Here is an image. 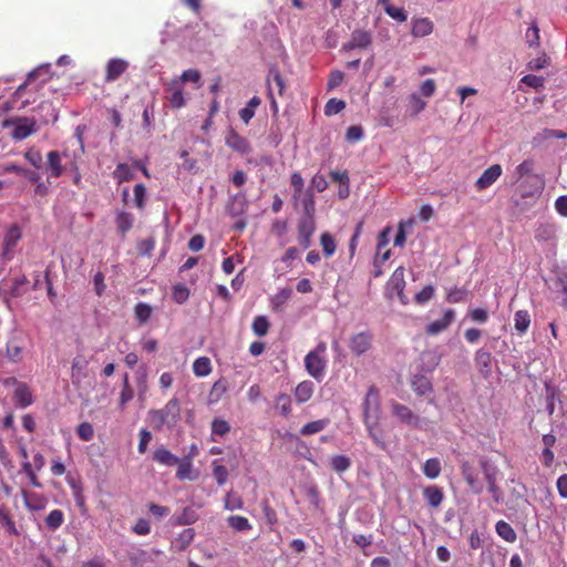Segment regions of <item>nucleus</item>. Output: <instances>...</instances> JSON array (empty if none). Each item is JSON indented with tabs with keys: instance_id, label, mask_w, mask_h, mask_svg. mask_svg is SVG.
I'll use <instances>...</instances> for the list:
<instances>
[{
	"instance_id": "nucleus-1",
	"label": "nucleus",
	"mask_w": 567,
	"mask_h": 567,
	"mask_svg": "<svg viewBox=\"0 0 567 567\" xmlns=\"http://www.w3.org/2000/svg\"><path fill=\"white\" fill-rule=\"evenodd\" d=\"M181 405L177 399H171L163 409L148 412V420L154 429H162L164 425L173 427L179 420Z\"/></svg>"
},
{
	"instance_id": "nucleus-2",
	"label": "nucleus",
	"mask_w": 567,
	"mask_h": 567,
	"mask_svg": "<svg viewBox=\"0 0 567 567\" xmlns=\"http://www.w3.org/2000/svg\"><path fill=\"white\" fill-rule=\"evenodd\" d=\"M362 406L364 424H369L370 421L378 423L381 413V401L380 392L375 385L368 389Z\"/></svg>"
},
{
	"instance_id": "nucleus-3",
	"label": "nucleus",
	"mask_w": 567,
	"mask_h": 567,
	"mask_svg": "<svg viewBox=\"0 0 567 567\" xmlns=\"http://www.w3.org/2000/svg\"><path fill=\"white\" fill-rule=\"evenodd\" d=\"M390 406L392 415L396 417L398 421L412 429L421 427L422 419L415 414L408 405L396 401H391Z\"/></svg>"
},
{
	"instance_id": "nucleus-4",
	"label": "nucleus",
	"mask_w": 567,
	"mask_h": 567,
	"mask_svg": "<svg viewBox=\"0 0 567 567\" xmlns=\"http://www.w3.org/2000/svg\"><path fill=\"white\" fill-rule=\"evenodd\" d=\"M372 340L373 336L369 331L355 333L349 339V349L354 355L360 357L371 349Z\"/></svg>"
},
{
	"instance_id": "nucleus-5",
	"label": "nucleus",
	"mask_w": 567,
	"mask_h": 567,
	"mask_svg": "<svg viewBox=\"0 0 567 567\" xmlns=\"http://www.w3.org/2000/svg\"><path fill=\"white\" fill-rule=\"evenodd\" d=\"M306 371L317 381H321L326 373L327 361L323 357L309 353L305 357Z\"/></svg>"
},
{
	"instance_id": "nucleus-6",
	"label": "nucleus",
	"mask_w": 567,
	"mask_h": 567,
	"mask_svg": "<svg viewBox=\"0 0 567 567\" xmlns=\"http://www.w3.org/2000/svg\"><path fill=\"white\" fill-rule=\"evenodd\" d=\"M225 144L234 152L240 155H247L251 152L249 141L241 136L234 128H229L225 135Z\"/></svg>"
},
{
	"instance_id": "nucleus-7",
	"label": "nucleus",
	"mask_w": 567,
	"mask_h": 567,
	"mask_svg": "<svg viewBox=\"0 0 567 567\" xmlns=\"http://www.w3.org/2000/svg\"><path fill=\"white\" fill-rule=\"evenodd\" d=\"M481 467L484 472L485 480L488 484V491L493 496L495 503H501L503 499V493L501 488L496 484V470L494 467H489L488 461L486 458L480 460Z\"/></svg>"
},
{
	"instance_id": "nucleus-8",
	"label": "nucleus",
	"mask_w": 567,
	"mask_h": 567,
	"mask_svg": "<svg viewBox=\"0 0 567 567\" xmlns=\"http://www.w3.org/2000/svg\"><path fill=\"white\" fill-rule=\"evenodd\" d=\"M11 380L16 384L13 391V399L16 405L18 408L24 409L33 404L34 396L30 386L27 383L17 381L14 378H12Z\"/></svg>"
},
{
	"instance_id": "nucleus-9",
	"label": "nucleus",
	"mask_w": 567,
	"mask_h": 567,
	"mask_svg": "<svg viewBox=\"0 0 567 567\" xmlns=\"http://www.w3.org/2000/svg\"><path fill=\"white\" fill-rule=\"evenodd\" d=\"M316 224L313 216H305L298 224V239L303 248H308L311 243V237L315 233Z\"/></svg>"
},
{
	"instance_id": "nucleus-10",
	"label": "nucleus",
	"mask_w": 567,
	"mask_h": 567,
	"mask_svg": "<svg viewBox=\"0 0 567 567\" xmlns=\"http://www.w3.org/2000/svg\"><path fill=\"white\" fill-rule=\"evenodd\" d=\"M405 279H404V267H398L390 277L388 282V287L390 290L395 291L398 298L403 305L408 303L406 296L404 293L405 289Z\"/></svg>"
},
{
	"instance_id": "nucleus-11",
	"label": "nucleus",
	"mask_w": 567,
	"mask_h": 567,
	"mask_svg": "<svg viewBox=\"0 0 567 567\" xmlns=\"http://www.w3.org/2000/svg\"><path fill=\"white\" fill-rule=\"evenodd\" d=\"M502 166L499 164L491 165L475 182V188L481 192L493 185L502 175Z\"/></svg>"
},
{
	"instance_id": "nucleus-12",
	"label": "nucleus",
	"mask_w": 567,
	"mask_h": 567,
	"mask_svg": "<svg viewBox=\"0 0 567 567\" xmlns=\"http://www.w3.org/2000/svg\"><path fill=\"white\" fill-rule=\"evenodd\" d=\"M455 319V311L446 309L441 319H437L425 327V332L429 336H436L446 330Z\"/></svg>"
},
{
	"instance_id": "nucleus-13",
	"label": "nucleus",
	"mask_w": 567,
	"mask_h": 567,
	"mask_svg": "<svg viewBox=\"0 0 567 567\" xmlns=\"http://www.w3.org/2000/svg\"><path fill=\"white\" fill-rule=\"evenodd\" d=\"M176 465V478L178 481H195L198 477V473L193 467L192 455L184 456L183 458L178 457Z\"/></svg>"
},
{
	"instance_id": "nucleus-14",
	"label": "nucleus",
	"mask_w": 567,
	"mask_h": 567,
	"mask_svg": "<svg viewBox=\"0 0 567 567\" xmlns=\"http://www.w3.org/2000/svg\"><path fill=\"white\" fill-rule=\"evenodd\" d=\"M24 506L30 512H40L45 509L49 499L44 494L22 491Z\"/></svg>"
},
{
	"instance_id": "nucleus-15",
	"label": "nucleus",
	"mask_w": 567,
	"mask_h": 567,
	"mask_svg": "<svg viewBox=\"0 0 567 567\" xmlns=\"http://www.w3.org/2000/svg\"><path fill=\"white\" fill-rule=\"evenodd\" d=\"M372 42L370 32L364 30H354L349 42L343 44V50L367 49Z\"/></svg>"
},
{
	"instance_id": "nucleus-16",
	"label": "nucleus",
	"mask_w": 567,
	"mask_h": 567,
	"mask_svg": "<svg viewBox=\"0 0 567 567\" xmlns=\"http://www.w3.org/2000/svg\"><path fill=\"white\" fill-rule=\"evenodd\" d=\"M167 92L169 94L167 100L174 109H181L185 105L183 85H181L179 80H172L167 86Z\"/></svg>"
},
{
	"instance_id": "nucleus-17",
	"label": "nucleus",
	"mask_w": 567,
	"mask_h": 567,
	"mask_svg": "<svg viewBox=\"0 0 567 567\" xmlns=\"http://www.w3.org/2000/svg\"><path fill=\"white\" fill-rule=\"evenodd\" d=\"M152 460L163 466L172 467L175 466L178 462V457L174 455L171 451H168L165 446H158L152 453Z\"/></svg>"
},
{
	"instance_id": "nucleus-18",
	"label": "nucleus",
	"mask_w": 567,
	"mask_h": 567,
	"mask_svg": "<svg viewBox=\"0 0 567 567\" xmlns=\"http://www.w3.org/2000/svg\"><path fill=\"white\" fill-rule=\"evenodd\" d=\"M35 132V121L32 118H19L13 130V137L16 140H24Z\"/></svg>"
},
{
	"instance_id": "nucleus-19",
	"label": "nucleus",
	"mask_w": 567,
	"mask_h": 567,
	"mask_svg": "<svg viewBox=\"0 0 567 567\" xmlns=\"http://www.w3.org/2000/svg\"><path fill=\"white\" fill-rule=\"evenodd\" d=\"M128 66V63L122 59H112L106 65L105 80L107 82L115 81L122 75Z\"/></svg>"
},
{
	"instance_id": "nucleus-20",
	"label": "nucleus",
	"mask_w": 567,
	"mask_h": 567,
	"mask_svg": "<svg viewBox=\"0 0 567 567\" xmlns=\"http://www.w3.org/2000/svg\"><path fill=\"white\" fill-rule=\"evenodd\" d=\"M423 497L429 506L439 507L443 499L444 493L443 489L436 485H430L423 488Z\"/></svg>"
},
{
	"instance_id": "nucleus-21",
	"label": "nucleus",
	"mask_w": 567,
	"mask_h": 567,
	"mask_svg": "<svg viewBox=\"0 0 567 567\" xmlns=\"http://www.w3.org/2000/svg\"><path fill=\"white\" fill-rule=\"evenodd\" d=\"M313 392H315L313 382H311L309 380H305L296 386L293 394H295L296 401L299 404H301V403L308 402L311 399V396L313 395Z\"/></svg>"
},
{
	"instance_id": "nucleus-22",
	"label": "nucleus",
	"mask_w": 567,
	"mask_h": 567,
	"mask_svg": "<svg viewBox=\"0 0 567 567\" xmlns=\"http://www.w3.org/2000/svg\"><path fill=\"white\" fill-rule=\"evenodd\" d=\"M462 476L467 483L468 487L475 493L480 494L482 492V485L477 480V475L474 473L472 466L468 462H463L461 465Z\"/></svg>"
},
{
	"instance_id": "nucleus-23",
	"label": "nucleus",
	"mask_w": 567,
	"mask_h": 567,
	"mask_svg": "<svg viewBox=\"0 0 567 567\" xmlns=\"http://www.w3.org/2000/svg\"><path fill=\"white\" fill-rule=\"evenodd\" d=\"M49 71H50V65L49 64H45V65H40L38 66L37 69H34L33 71H31L29 74H28V78L27 80L17 87L16 92H14V95L16 96H20L23 91L25 90V87L31 84L35 78L40 76V75H49ZM49 76H47L43 82H45L48 80Z\"/></svg>"
},
{
	"instance_id": "nucleus-24",
	"label": "nucleus",
	"mask_w": 567,
	"mask_h": 567,
	"mask_svg": "<svg viewBox=\"0 0 567 567\" xmlns=\"http://www.w3.org/2000/svg\"><path fill=\"white\" fill-rule=\"evenodd\" d=\"M267 84L268 91L270 90V86H272L274 92L277 91L278 95L281 96L284 94L286 83L278 69L271 68L269 70V73L267 75Z\"/></svg>"
},
{
	"instance_id": "nucleus-25",
	"label": "nucleus",
	"mask_w": 567,
	"mask_h": 567,
	"mask_svg": "<svg viewBox=\"0 0 567 567\" xmlns=\"http://www.w3.org/2000/svg\"><path fill=\"white\" fill-rule=\"evenodd\" d=\"M411 388L419 396H423L433 391L431 381L426 377L420 374L412 378Z\"/></svg>"
},
{
	"instance_id": "nucleus-26",
	"label": "nucleus",
	"mask_w": 567,
	"mask_h": 567,
	"mask_svg": "<svg viewBox=\"0 0 567 567\" xmlns=\"http://www.w3.org/2000/svg\"><path fill=\"white\" fill-rule=\"evenodd\" d=\"M554 285L559 293L563 295L561 305L567 308V268L555 270Z\"/></svg>"
},
{
	"instance_id": "nucleus-27",
	"label": "nucleus",
	"mask_w": 567,
	"mask_h": 567,
	"mask_svg": "<svg viewBox=\"0 0 567 567\" xmlns=\"http://www.w3.org/2000/svg\"><path fill=\"white\" fill-rule=\"evenodd\" d=\"M378 3L383 7L385 13L393 20L398 22L406 21L408 16L403 8L393 6L390 0H378Z\"/></svg>"
},
{
	"instance_id": "nucleus-28",
	"label": "nucleus",
	"mask_w": 567,
	"mask_h": 567,
	"mask_svg": "<svg viewBox=\"0 0 567 567\" xmlns=\"http://www.w3.org/2000/svg\"><path fill=\"white\" fill-rule=\"evenodd\" d=\"M475 363L483 375H488L491 372L492 357L487 350L478 349L475 352Z\"/></svg>"
},
{
	"instance_id": "nucleus-29",
	"label": "nucleus",
	"mask_w": 567,
	"mask_h": 567,
	"mask_svg": "<svg viewBox=\"0 0 567 567\" xmlns=\"http://www.w3.org/2000/svg\"><path fill=\"white\" fill-rule=\"evenodd\" d=\"M47 158L50 175L54 178L60 177L63 174V166L61 163L60 153L58 151H51L48 153Z\"/></svg>"
},
{
	"instance_id": "nucleus-30",
	"label": "nucleus",
	"mask_w": 567,
	"mask_h": 567,
	"mask_svg": "<svg viewBox=\"0 0 567 567\" xmlns=\"http://www.w3.org/2000/svg\"><path fill=\"white\" fill-rule=\"evenodd\" d=\"M66 482H68L70 488L72 489V495L74 497L75 504L80 508H83L85 506V498L83 495V486H82L81 481L73 476H68Z\"/></svg>"
},
{
	"instance_id": "nucleus-31",
	"label": "nucleus",
	"mask_w": 567,
	"mask_h": 567,
	"mask_svg": "<svg viewBox=\"0 0 567 567\" xmlns=\"http://www.w3.org/2000/svg\"><path fill=\"white\" fill-rule=\"evenodd\" d=\"M433 23L427 18H421L413 21L412 34L414 37L423 38L432 33Z\"/></svg>"
},
{
	"instance_id": "nucleus-32",
	"label": "nucleus",
	"mask_w": 567,
	"mask_h": 567,
	"mask_svg": "<svg viewBox=\"0 0 567 567\" xmlns=\"http://www.w3.org/2000/svg\"><path fill=\"white\" fill-rule=\"evenodd\" d=\"M530 326V316L527 310H518L514 315V327L518 334H525Z\"/></svg>"
},
{
	"instance_id": "nucleus-33",
	"label": "nucleus",
	"mask_w": 567,
	"mask_h": 567,
	"mask_svg": "<svg viewBox=\"0 0 567 567\" xmlns=\"http://www.w3.org/2000/svg\"><path fill=\"white\" fill-rule=\"evenodd\" d=\"M495 530L497 535L507 543H514L517 539L516 532L505 520H498L495 525Z\"/></svg>"
},
{
	"instance_id": "nucleus-34",
	"label": "nucleus",
	"mask_w": 567,
	"mask_h": 567,
	"mask_svg": "<svg viewBox=\"0 0 567 567\" xmlns=\"http://www.w3.org/2000/svg\"><path fill=\"white\" fill-rule=\"evenodd\" d=\"M442 471L441 461L437 457H432L425 461L422 466L423 474L430 478L434 480L440 476Z\"/></svg>"
},
{
	"instance_id": "nucleus-35",
	"label": "nucleus",
	"mask_w": 567,
	"mask_h": 567,
	"mask_svg": "<svg viewBox=\"0 0 567 567\" xmlns=\"http://www.w3.org/2000/svg\"><path fill=\"white\" fill-rule=\"evenodd\" d=\"M194 537H195V529L186 528L178 534V536L175 538L173 545L175 546V548L177 550L183 551L190 545V543L194 540Z\"/></svg>"
},
{
	"instance_id": "nucleus-36",
	"label": "nucleus",
	"mask_w": 567,
	"mask_h": 567,
	"mask_svg": "<svg viewBox=\"0 0 567 567\" xmlns=\"http://www.w3.org/2000/svg\"><path fill=\"white\" fill-rule=\"evenodd\" d=\"M329 423H330L329 419H320L317 421L309 422L301 427L300 434L303 436H308V435L319 433V432L323 431L329 425Z\"/></svg>"
},
{
	"instance_id": "nucleus-37",
	"label": "nucleus",
	"mask_w": 567,
	"mask_h": 567,
	"mask_svg": "<svg viewBox=\"0 0 567 567\" xmlns=\"http://www.w3.org/2000/svg\"><path fill=\"white\" fill-rule=\"evenodd\" d=\"M556 237V228L551 224H542L535 231L537 241H551Z\"/></svg>"
},
{
	"instance_id": "nucleus-38",
	"label": "nucleus",
	"mask_w": 567,
	"mask_h": 567,
	"mask_svg": "<svg viewBox=\"0 0 567 567\" xmlns=\"http://www.w3.org/2000/svg\"><path fill=\"white\" fill-rule=\"evenodd\" d=\"M261 100L258 96H252L247 105L239 111V116L245 124H248L255 115V110L260 105Z\"/></svg>"
},
{
	"instance_id": "nucleus-39",
	"label": "nucleus",
	"mask_w": 567,
	"mask_h": 567,
	"mask_svg": "<svg viewBox=\"0 0 567 567\" xmlns=\"http://www.w3.org/2000/svg\"><path fill=\"white\" fill-rule=\"evenodd\" d=\"M22 237V231L18 225H12L7 230L4 238H3V245L8 248H11L14 250L17 244Z\"/></svg>"
},
{
	"instance_id": "nucleus-40",
	"label": "nucleus",
	"mask_w": 567,
	"mask_h": 567,
	"mask_svg": "<svg viewBox=\"0 0 567 567\" xmlns=\"http://www.w3.org/2000/svg\"><path fill=\"white\" fill-rule=\"evenodd\" d=\"M193 371L197 377H206L212 372L210 360L207 357H199L193 363Z\"/></svg>"
},
{
	"instance_id": "nucleus-41",
	"label": "nucleus",
	"mask_w": 567,
	"mask_h": 567,
	"mask_svg": "<svg viewBox=\"0 0 567 567\" xmlns=\"http://www.w3.org/2000/svg\"><path fill=\"white\" fill-rule=\"evenodd\" d=\"M64 523V514L61 509H53L45 517V525L50 530H55Z\"/></svg>"
},
{
	"instance_id": "nucleus-42",
	"label": "nucleus",
	"mask_w": 567,
	"mask_h": 567,
	"mask_svg": "<svg viewBox=\"0 0 567 567\" xmlns=\"http://www.w3.org/2000/svg\"><path fill=\"white\" fill-rule=\"evenodd\" d=\"M535 168V162L532 158H527L523 161L516 168H515V177L516 182L522 179L525 176H530Z\"/></svg>"
},
{
	"instance_id": "nucleus-43",
	"label": "nucleus",
	"mask_w": 567,
	"mask_h": 567,
	"mask_svg": "<svg viewBox=\"0 0 567 567\" xmlns=\"http://www.w3.org/2000/svg\"><path fill=\"white\" fill-rule=\"evenodd\" d=\"M227 522L228 525L237 532H245L251 529V524L249 523V520L240 515L229 516Z\"/></svg>"
},
{
	"instance_id": "nucleus-44",
	"label": "nucleus",
	"mask_w": 567,
	"mask_h": 567,
	"mask_svg": "<svg viewBox=\"0 0 567 567\" xmlns=\"http://www.w3.org/2000/svg\"><path fill=\"white\" fill-rule=\"evenodd\" d=\"M468 290L466 288L454 287L451 288L446 293V300L450 303L463 302L467 299Z\"/></svg>"
},
{
	"instance_id": "nucleus-45",
	"label": "nucleus",
	"mask_w": 567,
	"mask_h": 567,
	"mask_svg": "<svg viewBox=\"0 0 567 567\" xmlns=\"http://www.w3.org/2000/svg\"><path fill=\"white\" fill-rule=\"evenodd\" d=\"M270 323L265 316H257L252 321V331L258 337H264L268 333Z\"/></svg>"
},
{
	"instance_id": "nucleus-46",
	"label": "nucleus",
	"mask_w": 567,
	"mask_h": 567,
	"mask_svg": "<svg viewBox=\"0 0 567 567\" xmlns=\"http://www.w3.org/2000/svg\"><path fill=\"white\" fill-rule=\"evenodd\" d=\"M227 391V382L225 380L216 381L209 392V402H218Z\"/></svg>"
},
{
	"instance_id": "nucleus-47",
	"label": "nucleus",
	"mask_w": 567,
	"mask_h": 567,
	"mask_svg": "<svg viewBox=\"0 0 567 567\" xmlns=\"http://www.w3.org/2000/svg\"><path fill=\"white\" fill-rule=\"evenodd\" d=\"M331 467L337 473H343L351 466V461L346 455H334L331 457Z\"/></svg>"
},
{
	"instance_id": "nucleus-48",
	"label": "nucleus",
	"mask_w": 567,
	"mask_h": 567,
	"mask_svg": "<svg viewBox=\"0 0 567 567\" xmlns=\"http://www.w3.org/2000/svg\"><path fill=\"white\" fill-rule=\"evenodd\" d=\"M0 525H2L3 527H6V529L11 534V535H17L18 534V530L16 528V524L12 520L11 516H10V513L9 511L7 509V507L4 506H1L0 507Z\"/></svg>"
},
{
	"instance_id": "nucleus-49",
	"label": "nucleus",
	"mask_w": 567,
	"mask_h": 567,
	"mask_svg": "<svg viewBox=\"0 0 567 567\" xmlns=\"http://www.w3.org/2000/svg\"><path fill=\"white\" fill-rule=\"evenodd\" d=\"M320 244L326 257H331L334 254L336 241L334 238L329 233H323L320 236Z\"/></svg>"
},
{
	"instance_id": "nucleus-50",
	"label": "nucleus",
	"mask_w": 567,
	"mask_h": 567,
	"mask_svg": "<svg viewBox=\"0 0 567 567\" xmlns=\"http://www.w3.org/2000/svg\"><path fill=\"white\" fill-rule=\"evenodd\" d=\"M276 408L284 416H288L291 412V399L287 393H280L276 398Z\"/></svg>"
},
{
	"instance_id": "nucleus-51",
	"label": "nucleus",
	"mask_w": 567,
	"mask_h": 567,
	"mask_svg": "<svg viewBox=\"0 0 567 567\" xmlns=\"http://www.w3.org/2000/svg\"><path fill=\"white\" fill-rule=\"evenodd\" d=\"M244 501L241 496L234 492H228L225 497V508L228 511L241 509Z\"/></svg>"
},
{
	"instance_id": "nucleus-52",
	"label": "nucleus",
	"mask_w": 567,
	"mask_h": 567,
	"mask_svg": "<svg viewBox=\"0 0 567 567\" xmlns=\"http://www.w3.org/2000/svg\"><path fill=\"white\" fill-rule=\"evenodd\" d=\"M213 476L219 486H223L228 478V471L224 465L218 464V461H213Z\"/></svg>"
},
{
	"instance_id": "nucleus-53",
	"label": "nucleus",
	"mask_w": 567,
	"mask_h": 567,
	"mask_svg": "<svg viewBox=\"0 0 567 567\" xmlns=\"http://www.w3.org/2000/svg\"><path fill=\"white\" fill-rule=\"evenodd\" d=\"M305 216H313L315 215V197L311 189H308L300 200Z\"/></svg>"
},
{
	"instance_id": "nucleus-54",
	"label": "nucleus",
	"mask_w": 567,
	"mask_h": 567,
	"mask_svg": "<svg viewBox=\"0 0 567 567\" xmlns=\"http://www.w3.org/2000/svg\"><path fill=\"white\" fill-rule=\"evenodd\" d=\"M230 432L229 423L224 419H214L212 422V434L225 436Z\"/></svg>"
},
{
	"instance_id": "nucleus-55",
	"label": "nucleus",
	"mask_w": 567,
	"mask_h": 567,
	"mask_svg": "<svg viewBox=\"0 0 567 567\" xmlns=\"http://www.w3.org/2000/svg\"><path fill=\"white\" fill-rule=\"evenodd\" d=\"M115 178L121 183L134 177L133 169L127 164H118L114 171Z\"/></svg>"
},
{
	"instance_id": "nucleus-56",
	"label": "nucleus",
	"mask_w": 567,
	"mask_h": 567,
	"mask_svg": "<svg viewBox=\"0 0 567 567\" xmlns=\"http://www.w3.org/2000/svg\"><path fill=\"white\" fill-rule=\"evenodd\" d=\"M344 107V101L338 99H330L324 106V114L327 116H331L340 113Z\"/></svg>"
},
{
	"instance_id": "nucleus-57",
	"label": "nucleus",
	"mask_w": 567,
	"mask_h": 567,
	"mask_svg": "<svg viewBox=\"0 0 567 567\" xmlns=\"http://www.w3.org/2000/svg\"><path fill=\"white\" fill-rule=\"evenodd\" d=\"M76 434L84 442L91 441L94 436V430L92 424L89 422L80 423L76 429Z\"/></svg>"
},
{
	"instance_id": "nucleus-58",
	"label": "nucleus",
	"mask_w": 567,
	"mask_h": 567,
	"mask_svg": "<svg viewBox=\"0 0 567 567\" xmlns=\"http://www.w3.org/2000/svg\"><path fill=\"white\" fill-rule=\"evenodd\" d=\"M178 80L181 81V85L185 82H193L196 84V87L200 86V73L196 69H188L184 71Z\"/></svg>"
},
{
	"instance_id": "nucleus-59",
	"label": "nucleus",
	"mask_w": 567,
	"mask_h": 567,
	"mask_svg": "<svg viewBox=\"0 0 567 567\" xmlns=\"http://www.w3.org/2000/svg\"><path fill=\"white\" fill-rule=\"evenodd\" d=\"M434 291H435V289L432 285L425 286L421 291H419L415 295V297H414L415 302L419 305L426 303L434 296Z\"/></svg>"
},
{
	"instance_id": "nucleus-60",
	"label": "nucleus",
	"mask_w": 567,
	"mask_h": 567,
	"mask_svg": "<svg viewBox=\"0 0 567 567\" xmlns=\"http://www.w3.org/2000/svg\"><path fill=\"white\" fill-rule=\"evenodd\" d=\"M7 354L11 361H19L22 357V347L17 341L7 343Z\"/></svg>"
},
{
	"instance_id": "nucleus-61",
	"label": "nucleus",
	"mask_w": 567,
	"mask_h": 567,
	"mask_svg": "<svg viewBox=\"0 0 567 567\" xmlns=\"http://www.w3.org/2000/svg\"><path fill=\"white\" fill-rule=\"evenodd\" d=\"M118 230L123 234L128 231L133 225V217L127 213H121L116 219Z\"/></svg>"
},
{
	"instance_id": "nucleus-62",
	"label": "nucleus",
	"mask_w": 567,
	"mask_h": 567,
	"mask_svg": "<svg viewBox=\"0 0 567 567\" xmlns=\"http://www.w3.org/2000/svg\"><path fill=\"white\" fill-rule=\"evenodd\" d=\"M172 296L177 303H184L189 297V290L184 285H176L173 287Z\"/></svg>"
},
{
	"instance_id": "nucleus-63",
	"label": "nucleus",
	"mask_w": 567,
	"mask_h": 567,
	"mask_svg": "<svg viewBox=\"0 0 567 567\" xmlns=\"http://www.w3.org/2000/svg\"><path fill=\"white\" fill-rule=\"evenodd\" d=\"M520 82L533 89L538 90L544 87L545 79L543 76H538L535 74H527L522 78Z\"/></svg>"
},
{
	"instance_id": "nucleus-64",
	"label": "nucleus",
	"mask_w": 567,
	"mask_h": 567,
	"mask_svg": "<svg viewBox=\"0 0 567 567\" xmlns=\"http://www.w3.org/2000/svg\"><path fill=\"white\" fill-rule=\"evenodd\" d=\"M25 159L35 168H40L42 166V155L39 150L30 148L24 154Z\"/></svg>"
}]
</instances>
